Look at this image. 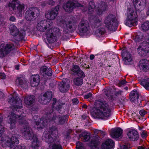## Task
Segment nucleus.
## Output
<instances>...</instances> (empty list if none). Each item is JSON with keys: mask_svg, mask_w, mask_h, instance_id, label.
Returning a JSON list of instances; mask_svg holds the SVG:
<instances>
[{"mask_svg": "<svg viewBox=\"0 0 149 149\" xmlns=\"http://www.w3.org/2000/svg\"><path fill=\"white\" fill-rule=\"evenodd\" d=\"M95 103V109L91 113L93 117L99 119H105L110 116L111 110L104 100H96Z\"/></svg>", "mask_w": 149, "mask_h": 149, "instance_id": "nucleus-1", "label": "nucleus"}, {"mask_svg": "<svg viewBox=\"0 0 149 149\" xmlns=\"http://www.w3.org/2000/svg\"><path fill=\"white\" fill-rule=\"evenodd\" d=\"M23 131V134L25 139L29 140L32 139V148L34 149H38L40 145V143L37 136L34 135L32 129L29 126H27L24 127Z\"/></svg>", "mask_w": 149, "mask_h": 149, "instance_id": "nucleus-2", "label": "nucleus"}, {"mask_svg": "<svg viewBox=\"0 0 149 149\" xmlns=\"http://www.w3.org/2000/svg\"><path fill=\"white\" fill-rule=\"evenodd\" d=\"M117 19L115 15L110 14L107 16L104 21L105 26L111 31L116 30L118 26Z\"/></svg>", "mask_w": 149, "mask_h": 149, "instance_id": "nucleus-3", "label": "nucleus"}, {"mask_svg": "<svg viewBox=\"0 0 149 149\" xmlns=\"http://www.w3.org/2000/svg\"><path fill=\"white\" fill-rule=\"evenodd\" d=\"M40 13L39 9L38 8L31 7L26 12L25 18L27 21L31 22L36 19Z\"/></svg>", "mask_w": 149, "mask_h": 149, "instance_id": "nucleus-4", "label": "nucleus"}, {"mask_svg": "<svg viewBox=\"0 0 149 149\" xmlns=\"http://www.w3.org/2000/svg\"><path fill=\"white\" fill-rule=\"evenodd\" d=\"M15 48L14 45L12 43L7 44L6 45L1 44L0 46V57L3 58L6 55H12Z\"/></svg>", "mask_w": 149, "mask_h": 149, "instance_id": "nucleus-5", "label": "nucleus"}, {"mask_svg": "<svg viewBox=\"0 0 149 149\" xmlns=\"http://www.w3.org/2000/svg\"><path fill=\"white\" fill-rule=\"evenodd\" d=\"M49 135L45 132L43 137L42 140L47 142L48 143H53L52 146V149H62V146L61 144L60 139L59 138L53 139L49 137Z\"/></svg>", "mask_w": 149, "mask_h": 149, "instance_id": "nucleus-6", "label": "nucleus"}, {"mask_svg": "<svg viewBox=\"0 0 149 149\" xmlns=\"http://www.w3.org/2000/svg\"><path fill=\"white\" fill-rule=\"evenodd\" d=\"M77 21L76 19L74 17H69L67 19L65 26L66 28L63 29L64 34H67L69 32L74 31L76 26Z\"/></svg>", "mask_w": 149, "mask_h": 149, "instance_id": "nucleus-7", "label": "nucleus"}, {"mask_svg": "<svg viewBox=\"0 0 149 149\" xmlns=\"http://www.w3.org/2000/svg\"><path fill=\"white\" fill-rule=\"evenodd\" d=\"M1 141L3 144H5L11 148H16L18 144V137L16 135L13 136L10 139L8 138L7 137L4 138L2 137Z\"/></svg>", "mask_w": 149, "mask_h": 149, "instance_id": "nucleus-8", "label": "nucleus"}, {"mask_svg": "<svg viewBox=\"0 0 149 149\" xmlns=\"http://www.w3.org/2000/svg\"><path fill=\"white\" fill-rule=\"evenodd\" d=\"M8 6L11 10L18 12L21 15L22 12H24V5L19 4L18 0H13L11 2L9 3Z\"/></svg>", "mask_w": 149, "mask_h": 149, "instance_id": "nucleus-9", "label": "nucleus"}, {"mask_svg": "<svg viewBox=\"0 0 149 149\" xmlns=\"http://www.w3.org/2000/svg\"><path fill=\"white\" fill-rule=\"evenodd\" d=\"M137 13L134 11H130L127 13V18L125 24L130 27L134 25L136 22V19L137 17Z\"/></svg>", "mask_w": 149, "mask_h": 149, "instance_id": "nucleus-10", "label": "nucleus"}, {"mask_svg": "<svg viewBox=\"0 0 149 149\" xmlns=\"http://www.w3.org/2000/svg\"><path fill=\"white\" fill-rule=\"evenodd\" d=\"M49 33L47 34V39L49 43H54L56 41V36H59L61 34L60 30L58 28H54L51 29Z\"/></svg>", "mask_w": 149, "mask_h": 149, "instance_id": "nucleus-11", "label": "nucleus"}, {"mask_svg": "<svg viewBox=\"0 0 149 149\" xmlns=\"http://www.w3.org/2000/svg\"><path fill=\"white\" fill-rule=\"evenodd\" d=\"M137 51L138 54L143 56L148 55L149 53V42L143 41L139 46Z\"/></svg>", "mask_w": 149, "mask_h": 149, "instance_id": "nucleus-12", "label": "nucleus"}, {"mask_svg": "<svg viewBox=\"0 0 149 149\" xmlns=\"http://www.w3.org/2000/svg\"><path fill=\"white\" fill-rule=\"evenodd\" d=\"M83 5L77 2L69 1L63 7L64 9L67 12H71L73 9L76 7H82Z\"/></svg>", "mask_w": 149, "mask_h": 149, "instance_id": "nucleus-13", "label": "nucleus"}, {"mask_svg": "<svg viewBox=\"0 0 149 149\" xmlns=\"http://www.w3.org/2000/svg\"><path fill=\"white\" fill-rule=\"evenodd\" d=\"M108 6L106 3L100 1L97 3L96 9L97 15L99 16H101L107 9Z\"/></svg>", "mask_w": 149, "mask_h": 149, "instance_id": "nucleus-14", "label": "nucleus"}, {"mask_svg": "<svg viewBox=\"0 0 149 149\" xmlns=\"http://www.w3.org/2000/svg\"><path fill=\"white\" fill-rule=\"evenodd\" d=\"M78 28L80 33H88L89 30V26L88 21L84 19H82L78 26Z\"/></svg>", "mask_w": 149, "mask_h": 149, "instance_id": "nucleus-15", "label": "nucleus"}, {"mask_svg": "<svg viewBox=\"0 0 149 149\" xmlns=\"http://www.w3.org/2000/svg\"><path fill=\"white\" fill-rule=\"evenodd\" d=\"M59 6L57 5L54 8H52L49 12H46L45 17L49 19H54L57 16L59 9Z\"/></svg>", "mask_w": 149, "mask_h": 149, "instance_id": "nucleus-16", "label": "nucleus"}, {"mask_svg": "<svg viewBox=\"0 0 149 149\" xmlns=\"http://www.w3.org/2000/svg\"><path fill=\"white\" fill-rule=\"evenodd\" d=\"M52 95V91H49L46 92L43 95L41 96L39 99V101L43 105L47 104L51 100Z\"/></svg>", "mask_w": 149, "mask_h": 149, "instance_id": "nucleus-17", "label": "nucleus"}, {"mask_svg": "<svg viewBox=\"0 0 149 149\" xmlns=\"http://www.w3.org/2000/svg\"><path fill=\"white\" fill-rule=\"evenodd\" d=\"M45 112V118L46 120L49 122L53 121L56 117V114L53 113V110L51 108H48L44 110Z\"/></svg>", "mask_w": 149, "mask_h": 149, "instance_id": "nucleus-18", "label": "nucleus"}, {"mask_svg": "<svg viewBox=\"0 0 149 149\" xmlns=\"http://www.w3.org/2000/svg\"><path fill=\"white\" fill-rule=\"evenodd\" d=\"M70 86V81L69 80H63L59 84L58 88L61 92L65 93L69 90Z\"/></svg>", "mask_w": 149, "mask_h": 149, "instance_id": "nucleus-19", "label": "nucleus"}, {"mask_svg": "<svg viewBox=\"0 0 149 149\" xmlns=\"http://www.w3.org/2000/svg\"><path fill=\"white\" fill-rule=\"evenodd\" d=\"M48 132H49V134L47 131L44 132L42 136V139L45 132H47V134L49 135V138L50 137L54 139L59 138L58 135V132L57 128L55 126H53L51 127H50Z\"/></svg>", "mask_w": 149, "mask_h": 149, "instance_id": "nucleus-20", "label": "nucleus"}, {"mask_svg": "<svg viewBox=\"0 0 149 149\" xmlns=\"http://www.w3.org/2000/svg\"><path fill=\"white\" fill-rule=\"evenodd\" d=\"M50 26V24L46 20H42L38 23L37 29L39 31L44 32L48 27L49 28Z\"/></svg>", "mask_w": 149, "mask_h": 149, "instance_id": "nucleus-21", "label": "nucleus"}, {"mask_svg": "<svg viewBox=\"0 0 149 149\" xmlns=\"http://www.w3.org/2000/svg\"><path fill=\"white\" fill-rule=\"evenodd\" d=\"M68 118V116L67 115L61 116L56 114V117H55L53 121L58 125H63L67 122Z\"/></svg>", "mask_w": 149, "mask_h": 149, "instance_id": "nucleus-22", "label": "nucleus"}, {"mask_svg": "<svg viewBox=\"0 0 149 149\" xmlns=\"http://www.w3.org/2000/svg\"><path fill=\"white\" fill-rule=\"evenodd\" d=\"M139 95L137 91H132L130 95V99L133 103L137 104L141 102L139 99Z\"/></svg>", "mask_w": 149, "mask_h": 149, "instance_id": "nucleus-23", "label": "nucleus"}, {"mask_svg": "<svg viewBox=\"0 0 149 149\" xmlns=\"http://www.w3.org/2000/svg\"><path fill=\"white\" fill-rule=\"evenodd\" d=\"M20 117H23L22 114L18 115L16 114L12 113V116L10 117L8 121V123L10 124V129H14L15 127L16 123V119L18 118H20Z\"/></svg>", "mask_w": 149, "mask_h": 149, "instance_id": "nucleus-24", "label": "nucleus"}, {"mask_svg": "<svg viewBox=\"0 0 149 149\" xmlns=\"http://www.w3.org/2000/svg\"><path fill=\"white\" fill-rule=\"evenodd\" d=\"M122 56L123 59L124 63L125 65H129L130 62L132 61L131 55L126 50H123L122 51Z\"/></svg>", "mask_w": 149, "mask_h": 149, "instance_id": "nucleus-25", "label": "nucleus"}, {"mask_svg": "<svg viewBox=\"0 0 149 149\" xmlns=\"http://www.w3.org/2000/svg\"><path fill=\"white\" fill-rule=\"evenodd\" d=\"M57 100L55 98L53 99V104L52 107L56 110L59 113H61V111L63 108V106L64 104V103L57 101Z\"/></svg>", "mask_w": 149, "mask_h": 149, "instance_id": "nucleus-26", "label": "nucleus"}, {"mask_svg": "<svg viewBox=\"0 0 149 149\" xmlns=\"http://www.w3.org/2000/svg\"><path fill=\"white\" fill-rule=\"evenodd\" d=\"M8 101L9 103L13 107L18 104H22V101L17 96L14 97L11 95H10L9 98L8 99Z\"/></svg>", "mask_w": 149, "mask_h": 149, "instance_id": "nucleus-27", "label": "nucleus"}, {"mask_svg": "<svg viewBox=\"0 0 149 149\" xmlns=\"http://www.w3.org/2000/svg\"><path fill=\"white\" fill-rule=\"evenodd\" d=\"M40 73L44 77L47 76H51L52 75V71L51 68H48L46 66H44L40 68Z\"/></svg>", "mask_w": 149, "mask_h": 149, "instance_id": "nucleus-28", "label": "nucleus"}, {"mask_svg": "<svg viewBox=\"0 0 149 149\" xmlns=\"http://www.w3.org/2000/svg\"><path fill=\"white\" fill-rule=\"evenodd\" d=\"M139 65L140 69L143 71L146 72L149 69V61L146 59H142L139 63Z\"/></svg>", "mask_w": 149, "mask_h": 149, "instance_id": "nucleus-29", "label": "nucleus"}, {"mask_svg": "<svg viewBox=\"0 0 149 149\" xmlns=\"http://www.w3.org/2000/svg\"><path fill=\"white\" fill-rule=\"evenodd\" d=\"M99 136L98 135L92 137L90 143L91 149H96L99 144Z\"/></svg>", "mask_w": 149, "mask_h": 149, "instance_id": "nucleus-30", "label": "nucleus"}, {"mask_svg": "<svg viewBox=\"0 0 149 149\" xmlns=\"http://www.w3.org/2000/svg\"><path fill=\"white\" fill-rule=\"evenodd\" d=\"M114 145V142L110 139H108L101 146V149H111Z\"/></svg>", "mask_w": 149, "mask_h": 149, "instance_id": "nucleus-31", "label": "nucleus"}, {"mask_svg": "<svg viewBox=\"0 0 149 149\" xmlns=\"http://www.w3.org/2000/svg\"><path fill=\"white\" fill-rule=\"evenodd\" d=\"M127 135L131 140L134 141L137 140L139 138L138 133L135 130L132 129L130 130L127 133Z\"/></svg>", "mask_w": 149, "mask_h": 149, "instance_id": "nucleus-32", "label": "nucleus"}, {"mask_svg": "<svg viewBox=\"0 0 149 149\" xmlns=\"http://www.w3.org/2000/svg\"><path fill=\"white\" fill-rule=\"evenodd\" d=\"M71 70L76 74L78 76L83 78L85 77L84 72L80 69L79 66L73 65L72 67Z\"/></svg>", "mask_w": 149, "mask_h": 149, "instance_id": "nucleus-33", "label": "nucleus"}, {"mask_svg": "<svg viewBox=\"0 0 149 149\" xmlns=\"http://www.w3.org/2000/svg\"><path fill=\"white\" fill-rule=\"evenodd\" d=\"M123 130L120 128L112 129L110 134L113 138H118L122 136Z\"/></svg>", "mask_w": 149, "mask_h": 149, "instance_id": "nucleus-34", "label": "nucleus"}, {"mask_svg": "<svg viewBox=\"0 0 149 149\" xmlns=\"http://www.w3.org/2000/svg\"><path fill=\"white\" fill-rule=\"evenodd\" d=\"M35 97L33 95H28L25 97L24 99V103L28 106L31 105L34 102Z\"/></svg>", "mask_w": 149, "mask_h": 149, "instance_id": "nucleus-35", "label": "nucleus"}, {"mask_svg": "<svg viewBox=\"0 0 149 149\" xmlns=\"http://www.w3.org/2000/svg\"><path fill=\"white\" fill-rule=\"evenodd\" d=\"M32 79L31 81V85L33 87H36L37 86L40 82L39 76L36 74L32 76Z\"/></svg>", "mask_w": 149, "mask_h": 149, "instance_id": "nucleus-36", "label": "nucleus"}, {"mask_svg": "<svg viewBox=\"0 0 149 149\" xmlns=\"http://www.w3.org/2000/svg\"><path fill=\"white\" fill-rule=\"evenodd\" d=\"M50 122L46 120L45 118H43L40 119V121H36V124L38 128H43L44 127L47 125V123Z\"/></svg>", "mask_w": 149, "mask_h": 149, "instance_id": "nucleus-37", "label": "nucleus"}, {"mask_svg": "<svg viewBox=\"0 0 149 149\" xmlns=\"http://www.w3.org/2000/svg\"><path fill=\"white\" fill-rule=\"evenodd\" d=\"M138 4V7L137 8V13H139L143 10L146 5V0H141Z\"/></svg>", "mask_w": 149, "mask_h": 149, "instance_id": "nucleus-38", "label": "nucleus"}, {"mask_svg": "<svg viewBox=\"0 0 149 149\" xmlns=\"http://www.w3.org/2000/svg\"><path fill=\"white\" fill-rule=\"evenodd\" d=\"M79 137L84 141H88L91 138L90 134L86 132H82L79 134Z\"/></svg>", "mask_w": 149, "mask_h": 149, "instance_id": "nucleus-39", "label": "nucleus"}, {"mask_svg": "<svg viewBox=\"0 0 149 149\" xmlns=\"http://www.w3.org/2000/svg\"><path fill=\"white\" fill-rule=\"evenodd\" d=\"M16 81L19 83V84L21 86L26 88L27 87L26 82L25 79L23 77H19Z\"/></svg>", "mask_w": 149, "mask_h": 149, "instance_id": "nucleus-40", "label": "nucleus"}, {"mask_svg": "<svg viewBox=\"0 0 149 149\" xmlns=\"http://www.w3.org/2000/svg\"><path fill=\"white\" fill-rule=\"evenodd\" d=\"M140 84L146 90H149V78L142 79L140 83Z\"/></svg>", "mask_w": 149, "mask_h": 149, "instance_id": "nucleus-41", "label": "nucleus"}, {"mask_svg": "<svg viewBox=\"0 0 149 149\" xmlns=\"http://www.w3.org/2000/svg\"><path fill=\"white\" fill-rule=\"evenodd\" d=\"M10 30L11 34L14 36L17 35L19 31L16 26L13 25L10 26Z\"/></svg>", "mask_w": 149, "mask_h": 149, "instance_id": "nucleus-42", "label": "nucleus"}, {"mask_svg": "<svg viewBox=\"0 0 149 149\" xmlns=\"http://www.w3.org/2000/svg\"><path fill=\"white\" fill-rule=\"evenodd\" d=\"M143 37V35L142 33L139 32L135 36L132 37V39L136 42H139L141 40Z\"/></svg>", "mask_w": 149, "mask_h": 149, "instance_id": "nucleus-43", "label": "nucleus"}, {"mask_svg": "<svg viewBox=\"0 0 149 149\" xmlns=\"http://www.w3.org/2000/svg\"><path fill=\"white\" fill-rule=\"evenodd\" d=\"M20 104H18L17 105H16L13 107L12 111H11V116H12V113L16 114L18 115H19L17 112L19 111V109H21L22 107V106Z\"/></svg>", "mask_w": 149, "mask_h": 149, "instance_id": "nucleus-44", "label": "nucleus"}, {"mask_svg": "<svg viewBox=\"0 0 149 149\" xmlns=\"http://www.w3.org/2000/svg\"><path fill=\"white\" fill-rule=\"evenodd\" d=\"M105 32V29L101 28L96 30L95 32V34L96 36L100 37L104 34Z\"/></svg>", "mask_w": 149, "mask_h": 149, "instance_id": "nucleus-45", "label": "nucleus"}, {"mask_svg": "<svg viewBox=\"0 0 149 149\" xmlns=\"http://www.w3.org/2000/svg\"><path fill=\"white\" fill-rule=\"evenodd\" d=\"M96 7L95 4L93 1H90L89 3L88 11L90 14H91L94 11Z\"/></svg>", "mask_w": 149, "mask_h": 149, "instance_id": "nucleus-46", "label": "nucleus"}, {"mask_svg": "<svg viewBox=\"0 0 149 149\" xmlns=\"http://www.w3.org/2000/svg\"><path fill=\"white\" fill-rule=\"evenodd\" d=\"M21 114L23 116V117H20V118H19V123L21 124L24 125V126H23L24 128V127H26L27 126H29L28 123L24 118V116L22 114Z\"/></svg>", "mask_w": 149, "mask_h": 149, "instance_id": "nucleus-47", "label": "nucleus"}, {"mask_svg": "<svg viewBox=\"0 0 149 149\" xmlns=\"http://www.w3.org/2000/svg\"><path fill=\"white\" fill-rule=\"evenodd\" d=\"M77 77L74 79V81L75 85L77 86H81L83 83V80L82 78Z\"/></svg>", "mask_w": 149, "mask_h": 149, "instance_id": "nucleus-48", "label": "nucleus"}, {"mask_svg": "<svg viewBox=\"0 0 149 149\" xmlns=\"http://www.w3.org/2000/svg\"><path fill=\"white\" fill-rule=\"evenodd\" d=\"M141 27L143 30L146 31L149 30V22H146L141 25Z\"/></svg>", "mask_w": 149, "mask_h": 149, "instance_id": "nucleus-49", "label": "nucleus"}, {"mask_svg": "<svg viewBox=\"0 0 149 149\" xmlns=\"http://www.w3.org/2000/svg\"><path fill=\"white\" fill-rule=\"evenodd\" d=\"M100 22L101 20L100 19H97L94 20L92 24V25L94 27L97 28L100 26L101 24Z\"/></svg>", "mask_w": 149, "mask_h": 149, "instance_id": "nucleus-50", "label": "nucleus"}, {"mask_svg": "<svg viewBox=\"0 0 149 149\" xmlns=\"http://www.w3.org/2000/svg\"><path fill=\"white\" fill-rule=\"evenodd\" d=\"M66 21H65L63 19H57V23L60 26L64 27L65 26Z\"/></svg>", "mask_w": 149, "mask_h": 149, "instance_id": "nucleus-51", "label": "nucleus"}, {"mask_svg": "<svg viewBox=\"0 0 149 149\" xmlns=\"http://www.w3.org/2000/svg\"><path fill=\"white\" fill-rule=\"evenodd\" d=\"M105 94L107 97H109L110 99L113 100V97L111 95L112 94V92L111 91V89H109L106 90L105 91Z\"/></svg>", "mask_w": 149, "mask_h": 149, "instance_id": "nucleus-52", "label": "nucleus"}, {"mask_svg": "<svg viewBox=\"0 0 149 149\" xmlns=\"http://www.w3.org/2000/svg\"><path fill=\"white\" fill-rule=\"evenodd\" d=\"M17 35L19 37V39H23L25 36V31L22 30L20 31H19Z\"/></svg>", "mask_w": 149, "mask_h": 149, "instance_id": "nucleus-53", "label": "nucleus"}, {"mask_svg": "<svg viewBox=\"0 0 149 149\" xmlns=\"http://www.w3.org/2000/svg\"><path fill=\"white\" fill-rule=\"evenodd\" d=\"M76 149H83L82 143L79 141L76 143Z\"/></svg>", "mask_w": 149, "mask_h": 149, "instance_id": "nucleus-54", "label": "nucleus"}, {"mask_svg": "<svg viewBox=\"0 0 149 149\" xmlns=\"http://www.w3.org/2000/svg\"><path fill=\"white\" fill-rule=\"evenodd\" d=\"M134 2V5L136 10V11L137 13V8H138V3L139 2V0H133Z\"/></svg>", "mask_w": 149, "mask_h": 149, "instance_id": "nucleus-55", "label": "nucleus"}, {"mask_svg": "<svg viewBox=\"0 0 149 149\" xmlns=\"http://www.w3.org/2000/svg\"><path fill=\"white\" fill-rule=\"evenodd\" d=\"M139 113L142 116H143L147 113V112L144 110H141L139 111Z\"/></svg>", "mask_w": 149, "mask_h": 149, "instance_id": "nucleus-56", "label": "nucleus"}, {"mask_svg": "<svg viewBox=\"0 0 149 149\" xmlns=\"http://www.w3.org/2000/svg\"><path fill=\"white\" fill-rule=\"evenodd\" d=\"M72 103L74 105H76L79 103L78 99L76 98H74L72 100Z\"/></svg>", "mask_w": 149, "mask_h": 149, "instance_id": "nucleus-57", "label": "nucleus"}, {"mask_svg": "<svg viewBox=\"0 0 149 149\" xmlns=\"http://www.w3.org/2000/svg\"><path fill=\"white\" fill-rule=\"evenodd\" d=\"M47 3L49 5L53 6L55 4V2L53 0H49L47 1Z\"/></svg>", "mask_w": 149, "mask_h": 149, "instance_id": "nucleus-58", "label": "nucleus"}, {"mask_svg": "<svg viewBox=\"0 0 149 149\" xmlns=\"http://www.w3.org/2000/svg\"><path fill=\"white\" fill-rule=\"evenodd\" d=\"M16 147V149H26V147L24 145H17Z\"/></svg>", "mask_w": 149, "mask_h": 149, "instance_id": "nucleus-59", "label": "nucleus"}, {"mask_svg": "<svg viewBox=\"0 0 149 149\" xmlns=\"http://www.w3.org/2000/svg\"><path fill=\"white\" fill-rule=\"evenodd\" d=\"M123 92L122 91H118L116 92L115 93V95L116 96H119L121 95L122 94Z\"/></svg>", "mask_w": 149, "mask_h": 149, "instance_id": "nucleus-60", "label": "nucleus"}, {"mask_svg": "<svg viewBox=\"0 0 149 149\" xmlns=\"http://www.w3.org/2000/svg\"><path fill=\"white\" fill-rule=\"evenodd\" d=\"M127 83V82L126 81V80L125 79H123L120 81L119 83V86H120L122 85H123L125 84L126 83Z\"/></svg>", "mask_w": 149, "mask_h": 149, "instance_id": "nucleus-61", "label": "nucleus"}, {"mask_svg": "<svg viewBox=\"0 0 149 149\" xmlns=\"http://www.w3.org/2000/svg\"><path fill=\"white\" fill-rule=\"evenodd\" d=\"M126 100V99L123 97L122 98L119 100L120 102L122 104H123L125 101Z\"/></svg>", "mask_w": 149, "mask_h": 149, "instance_id": "nucleus-62", "label": "nucleus"}, {"mask_svg": "<svg viewBox=\"0 0 149 149\" xmlns=\"http://www.w3.org/2000/svg\"><path fill=\"white\" fill-rule=\"evenodd\" d=\"M92 95V94L91 93H89L87 95H84V97L85 99H88Z\"/></svg>", "mask_w": 149, "mask_h": 149, "instance_id": "nucleus-63", "label": "nucleus"}, {"mask_svg": "<svg viewBox=\"0 0 149 149\" xmlns=\"http://www.w3.org/2000/svg\"><path fill=\"white\" fill-rule=\"evenodd\" d=\"M128 146L126 144L120 146L121 149H128Z\"/></svg>", "mask_w": 149, "mask_h": 149, "instance_id": "nucleus-64", "label": "nucleus"}]
</instances>
